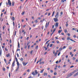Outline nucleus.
<instances>
[{"mask_svg":"<svg viewBox=\"0 0 78 78\" xmlns=\"http://www.w3.org/2000/svg\"><path fill=\"white\" fill-rule=\"evenodd\" d=\"M30 53L31 54H32V53H33V50L31 51Z\"/></svg>","mask_w":78,"mask_h":78,"instance_id":"obj_58","label":"nucleus"},{"mask_svg":"<svg viewBox=\"0 0 78 78\" xmlns=\"http://www.w3.org/2000/svg\"><path fill=\"white\" fill-rule=\"evenodd\" d=\"M41 61H42V59H40V60L39 61H39V62H41Z\"/></svg>","mask_w":78,"mask_h":78,"instance_id":"obj_48","label":"nucleus"},{"mask_svg":"<svg viewBox=\"0 0 78 78\" xmlns=\"http://www.w3.org/2000/svg\"><path fill=\"white\" fill-rule=\"evenodd\" d=\"M45 20V18H43V20L42 21H43V22H44V21Z\"/></svg>","mask_w":78,"mask_h":78,"instance_id":"obj_56","label":"nucleus"},{"mask_svg":"<svg viewBox=\"0 0 78 78\" xmlns=\"http://www.w3.org/2000/svg\"><path fill=\"white\" fill-rule=\"evenodd\" d=\"M22 15H24V14H25V12H22Z\"/></svg>","mask_w":78,"mask_h":78,"instance_id":"obj_34","label":"nucleus"},{"mask_svg":"<svg viewBox=\"0 0 78 78\" xmlns=\"http://www.w3.org/2000/svg\"><path fill=\"white\" fill-rule=\"evenodd\" d=\"M34 22H35V23H37V20H36Z\"/></svg>","mask_w":78,"mask_h":78,"instance_id":"obj_42","label":"nucleus"},{"mask_svg":"<svg viewBox=\"0 0 78 78\" xmlns=\"http://www.w3.org/2000/svg\"><path fill=\"white\" fill-rule=\"evenodd\" d=\"M44 69H43L42 70H41V71H40V73H42L43 72H44Z\"/></svg>","mask_w":78,"mask_h":78,"instance_id":"obj_15","label":"nucleus"},{"mask_svg":"<svg viewBox=\"0 0 78 78\" xmlns=\"http://www.w3.org/2000/svg\"><path fill=\"white\" fill-rule=\"evenodd\" d=\"M58 17H59V16L56 15L55 16V17L56 19H58Z\"/></svg>","mask_w":78,"mask_h":78,"instance_id":"obj_9","label":"nucleus"},{"mask_svg":"<svg viewBox=\"0 0 78 78\" xmlns=\"http://www.w3.org/2000/svg\"><path fill=\"white\" fill-rule=\"evenodd\" d=\"M17 57L19 58V54H18V53H17Z\"/></svg>","mask_w":78,"mask_h":78,"instance_id":"obj_36","label":"nucleus"},{"mask_svg":"<svg viewBox=\"0 0 78 78\" xmlns=\"http://www.w3.org/2000/svg\"><path fill=\"white\" fill-rule=\"evenodd\" d=\"M50 72L51 73H53V70H50Z\"/></svg>","mask_w":78,"mask_h":78,"instance_id":"obj_49","label":"nucleus"},{"mask_svg":"<svg viewBox=\"0 0 78 78\" xmlns=\"http://www.w3.org/2000/svg\"><path fill=\"white\" fill-rule=\"evenodd\" d=\"M8 3L9 5H10V6H11V2L10 1V0H8Z\"/></svg>","mask_w":78,"mask_h":78,"instance_id":"obj_2","label":"nucleus"},{"mask_svg":"<svg viewBox=\"0 0 78 78\" xmlns=\"http://www.w3.org/2000/svg\"><path fill=\"white\" fill-rule=\"evenodd\" d=\"M27 72H30V70L29 69H28L27 70Z\"/></svg>","mask_w":78,"mask_h":78,"instance_id":"obj_51","label":"nucleus"},{"mask_svg":"<svg viewBox=\"0 0 78 78\" xmlns=\"http://www.w3.org/2000/svg\"><path fill=\"white\" fill-rule=\"evenodd\" d=\"M45 75H47V73H44V76H45Z\"/></svg>","mask_w":78,"mask_h":78,"instance_id":"obj_23","label":"nucleus"},{"mask_svg":"<svg viewBox=\"0 0 78 78\" xmlns=\"http://www.w3.org/2000/svg\"><path fill=\"white\" fill-rule=\"evenodd\" d=\"M17 62V66L18 67H19V62Z\"/></svg>","mask_w":78,"mask_h":78,"instance_id":"obj_19","label":"nucleus"},{"mask_svg":"<svg viewBox=\"0 0 78 78\" xmlns=\"http://www.w3.org/2000/svg\"><path fill=\"white\" fill-rule=\"evenodd\" d=\"M10 56L9 54H8L6 55V57H9Z\"/></svg>","mask_w":78,"mask_h":78,"instance_id":"obj_27","label":"nucleus"},{"mask_svg":"<svg viewBox=\"0 0 78 78\" xmlns=\"http://www.w3.org/2000/svg\"><path fill=\"white\" fill-rule=\"evenodd\" d=\"M77 75L76 74H75L74 75V76H76Z\"/></svg>","mask_w":78,"mask_h":78,"instance_id":"obj_57","label":"nucleus"},{"mask_svg":"<svg viewBox=\"0 0 78 78\" xmlns=\"http://www.w3.org/2000/svg\"><path fill=\"white\" fill-rule=\"evenodd\" d=\"M19 66H18L16 68V71L17 72L18 71V70H19Z\"/></svg>","mask_w":78,"mask_h":78,"instance_id":"obj_8","label":"nucleus"},{"mask_svg":"<svg viewBox=\"0 0 78 78\" xmlns=\"http://www.w3.org/2000/svg\"><path fill=\"white\" fill-rule=\"evenodd\" d=\"M37 58H36L35 59V62H36V60H37Z\"/></svg>","mask_w":78,"mask_h":78,"instance_id":"obj_40","label":"nucleus"},{"mask_svg":"<svg viewBox=\"0 0 78 78\" xmlns=\"http://www.w3.org/2000/svg\"><path fill=\"white\" fill-rule=\"evenodd\" d=\"M14 3H15V2H12V6H14Z\"/></svg>","mask_w":78,"mask_h":78,"instance_id":"obj_24","label":"nucleus"},{"mask_svg":"<svg viewBox=\"0 0 78 78\" xmlns=\"http://www.w3.org/2000/svg\"><path fill=\"white\" fill-rule=\"evenodd\" d=\"M32 75H33V76H35V75H36V74L34 73V72H33L32 73Z\"/></svg>","mask_w":78,"mask_h":78,"instance_id":"obj_18","label":"nucleus"},{"mask_svg":"<svg viewBox=\"0 0 78 78\" xmlns=\"http://www.w3.org/2000/svg\"><path fill=\"white\" fill-rule=\"evenodd\" d=\"M30 45H28V49H29V48H30Z\"/></svg>","mask_w":78,"mask_h":78,"instance_id":"obj_52","label":"nucleus"},{"mask_svg":"<svg viewBox=\"0 0 78 78\" xmlns=\"http://www.w3.org/2000/svg\"><path fill=\"white\" fill-rule=\"evenodd\" d=\"M15 64V61L14 60L12 63V67L14 66V64Z\"/></svg>","mask_w":78,"mask_h":78,"instance_id":"obj_6","label":"nucleus"},{"mask_svg":"<svg viewBox=\"0 0 78 78\" xmlns=\"http://www.w3.org/2000/svg\"><path fill=\"white\" fill-rule=\"evenodd\" d=\"M50 40H49V41H47L46 42V43L45 44V45H46L47 44H48V42H50Z\"/></svg>","mask_w":78,"mask_h":78,"instance_id":"obj_25","label":"nucleus"},{"mask_svg":"<svg viewBox=\"0 0 78 78\" xmlns=\"http://www.w3.org/2000/svg\"><path fill=\"white\" fill-rule=\"evenodd\" d=\"M38 48V46H37L36 47V49H37Z\"/></svg>","mask_w":78,"mask_h":78,"instance_id":"obj_47","label":"nucleus"},{"mask_svg":"<svg viewBox=\"0 0 78 78\" xmlns=\"http://www.w3.org/2000/svg\"><path fill=\"white\" fill-rule=\"evenodd\" d=\"M53 45V44H51L49 46L50 47H51Z\"/></svg>","mask_w":78,"mask_h":78,"instance_id":"obj_31","label":"nucleus"},{"mask_svg":"<svg viewBox=\"0 0 78 78\" xmlns=\"http://www.w3.org/2000/svg\"><path fill=\"white\" fill-rule=\"evenodd\" d=\"M60 14H61V15H60V16H61L62 15H63V12H62V11L61 12Z\"/></svg>","mask_w":78,"mask_h":78,"instance_id":"obj_14","label":"nucleus"},{"mask_svg":"<svg viewBox=\"0 0 78 78\" xmlns=\"http://www.w3.org/2000/svg\"><path fill=\"white\" fill-rule=\"evenodd\" d=\"M54 75H56V74H57V73H56L55 72V73H54Z\"/></svg>","mask_w":78,"mask_h":78,"instance_id":"obj_45","label":"nucleus"},{"mask_svg":"<svg viewBox=\"0 0 78 78\" xmlns=\"http://www.w3.org/2000/svg\"><path fill=\"white\" fill-rule=\"evenodd\" d=\"M49 45H50V44H48L47 45V47L48 48V47H49Z\"/></svg>","mask_w":78,"mask_h":78,"instance_id":"obj_46","label":"nucleus"},{"mask_svg":"<svg viewBox=\"0 0 78 78\" xmlns=\"http://www.w3.org/2000/svg\"><path fill=\"white\" fill-rule=\"evenodd\" d=\"M48 77H49V78H51V76L50 75H48Z\"/></svg>","mask_w":78,"mask_h":78,"instance_id":"obj_59","label":"nucleus"},{"mask_svg":"<svg viewBox=\"0 0 78 78\" xmlns=\"http://www.w3.org/2000/svg\"><path fill=\"white\" fill-rule=\"evenodd\" d=\"M69 37H68L67 38V40H69V39L70 40V41H73V42H76V41L71 39H70Z\"/></svg>","mask_w":78,"mask_h":78,"instance_id":"obj_1","label":"nucleus"},{"mask_svg":"<svg viewBox=\"0 0 78 78\" xmlns=\"http://www.w3.org/2000/svg\"><path fill=\"white\" fill-rule=\"evenodd\" d=\"M68 36H70V34H68Z\"/></svg>","mask_w":78,"mask_h":78,"instance_id":"obj_60","label":"nucleus"},{"mask_svg":"<svg viewBox=\"0 0 78 78\" xmlns=\"http://www.w3.org/2000/svg\"><path fill=\"white\" fill-rule=\"evenodd\" d=\"M12 20L13 21L15 20V18L14 17H12Z\"/></svg>","mask_w":78,"mask_h":78,"instance_id":"obj_10","label":"nucleus"},{"mask_svg":"<svg viewBox=\"0 0 78 78\" xmlns=\"http://www.w3.org/2000/svg\"><path fill=\"white\" fill-rule=\"evenodd\" d=\"M13 27H14V25H15L14 21L13 22Z\"/></svg>","mask_w":78,"mask_h":78,"instance_id":"obj_44","label":"nucleus"},{"mask_svg":"<svg viewBox=\"0 0 78 78\" xmlns=\"http://www.w3.org/2000/svg\"><path fill=\"white\" fill-rule=\"evenodd\" d=\"M35 73L36 75H37V73H38L37 72V70H35Z\"/></svg>","mask_w":78,"mask_h":78,"instance_id":"obj_12","label":"nucleus"},{"mask_svg":"<svg viewBox=\"0 0 78 78\" xmlns=\"http://www.w3.org/2000/svg\"><path fill=\"white\" fill-rule=\"evenodd\" d=\"M56 15H57V16H59V12H57L56 14Z\"/></svg>","mask_w":78,"mask_h":78,"instance_id":"obj_30","label":"nucleus"},{"mask_svg":"<svg viewBox=\"0 0 78 78\" xmlns=\"http://www.w3.org/2000/svg\"><path fill=\"white\" fill-rule=\"evenodd\" d=\"M74 72H73L72 73H71L70 74V76H72V75H73V73Z\"/></svg>","mask_w":78,"mask_h":78,"instance_id":"obj_13","label":"nucleus"},{"mask_svg":"<svg viewBox=\"0 0 78 78\" xmlns=\"http://www.w3.org/2000/svg\"><path fill=\"white\" fill-rule=\"evenodd\" d=\"M3 19H2V18H0V21L1 22H3Z\"/></svg>","mask_w":78,"mask_h":78,"instance_id":"obj_16","label":"nucleus"},{"mask_svg":"<svg viewBox=\"0 0 78 78\" xmlns=\"http://www.w3.org/2000/svg\"><path fill=\"white\" fill-rule=\"evenodd\" d=\"M57 54H58L57 52H56L55 53L54 55L55 56H56V55H57Z\"/></svg>","mask_w":78,"mask_h":78,"instance_id":"obj_29","label":"nucleus"},{"mask_svg":"<svg viewBox=\"0 0 78 78\" xmlns=\"http://www.w3.org/2000/svg\"><path fill=\"white\" fill-rule=\"evenodd\" d=\"M55 11H54L52 13V17L53 16H54V14H55Z\"/></svg>","mask_w":78,"mask_h":78,"instance_id":"obj_21","label":"nucleus"},{"mask_svg":"<svg viewBox=\"0 0 78 78\" xmlns=\"http://www.w3.org/2000/svg\"><path fill=\"white\" fill-rule=\"evenodd\" d=\"M18 48H20V44H19V42H18Z\"/></svg>","mask_w":78,"mask_h":78,"instance_id":"obj_32","label":"nucleus"},{"mask_svg":"<svg viewBox=\"0 0 78 78\" xmlns=\"http://www.w3.org/2000/svg\"><path fill=\"white\" fill-rule=\"evenodd\" d=\"M53 20H54L55 22H57L58 20L57 18H54Z\"/></svg>","mask_w":78,"mask_h":78,"instance_id":"obj_4","label":"nucleus"},{"mask_svg":"<svg viewBox=\"0 0 78 78\" xmlns=\"http://www.w3.org/2000/svg\"><path fill=\"white\" fill-rule=\"evenodd\" d=\"M9 78H10V76H11L10 73H9Z\"/></svg>","mask_w":78,"mask_h":78,"instance_id":"obj_53","label":"nucleus"},{"mask_svg":"<svg viewBox=\"0 0 78 78\" xmlns=\"http://www.w3.org/2000/svg\"><path fill=\"white\" fill-rule=\"evenodd\" d=\"M5 51H8V48H5Z\"/></svg>","mask_w":78,"mask_h":78,"instance_id":"obj_26","label":"nucleus"},{"mask_svg":"<svg viewBox=\"0 0 78 78\" xmlns=\"http://www.w3.org/2000/svg\"><path fill=\"white\" fill-rule=\"evenodd\" d=\"M73 37H74V38H76V35H73Z\"/></svg>","mask_w":78,"mask_h":78,"instance_id":"obj_35","label":"nucleus"},{"mask_svg":"<svg viewBox=\"0 0 78 78\" xmlns=\"http://www.w3.org/2000/svg\"><path fill=\"white\" fill-rule=\"evenodd\" d=\"M0 56H1L2 55V49H1V47H0Z\"/></svg>","mask_w":78,"mask_h":78,"instance_id":"obj_5","label":"nucleus"},{"mask_svg":"<svg viewBox=\"0 0 78 78\" xmlns=\"http://www.w3.org/2000/svg\"><path fill=\"white\" fill-rule=\"evenodd\" d=\"M64 31L65 32V33H66L67 32V30L66 29H65L64 30Z\"/></svg>","mask_w":78,"mask_h":78,"instance_id":"obj_17","label":"nucleus"},{"mask_svg":"<svg viewBox=\"0 0 78 78\" xmlns=\"http://www.w3.org/2000/svg\"><path fill=\"white\" fill-rule=\"evenodd\" d=\"M21 61H23V58H21Z\"/></svg>","mask_w":78,"mask_h":78,"instance_id":"obj_41","label":"nucleus"},{"mask_svg":"<svg viewBox=\"0 0 78 78\" xmlns=\"http://www.w3.org/2000/svg\"><path fill=\"white\" fill-rule=\"evenodd\" d=\"M57 44H59V41H56Z\"/></svg>","mask_w":78,"mask_h":78,"instance_id":"obj_37","label":"nucleus"},{"mask_svg":"<svg viewBox=\"0 0 78 78\" xmlns=\"http://www.w3.org/2000/svg\"><path fill=\"white\" fill-rule=\"evenodd\" d=\"M15 60L16 61V62H18V60H17V58H16V56H15Z\"/></svg>","mask_w":78,"mask_h":78,"instance_id":"obj_11","label":"nucleus"},{"mask_svg":"<svg viewBox=\"0 0 78 78\" xmlns=\"http://www.w3.org/2000/svg\"><path fill=\"white\" fill-rule=\"evenodd\" d=\"M60 51H61V50H62V48H60L59 49Z\"/></svg>","mask_w":78,"mask_h":78,"instance_id":"obj_33","label":"nucleus"},{"mask_svg":"<svg viewBox=\"0 0 78 78\" xmlns=\"http://www.w3.org/2000/svg\"><path fill=\"white\" fill-rule=\"evenodd\" d=\"M61 34H62V35H63V36H64V34L63 33H62Z\"/></svg>","mask_w":78,"mask_h":78,"instance_id":"obj_55","label":"nucleus"},{"mask_svg":"<svg viewBox=\"0 0 78 78\" xmlns=\"http://www.w3.org/2000/svg\"><path fill=\"white\" fill-rule=\"evenodd\" d=\"M62 40H65V38L64 37H62Z\"/></svg>","mask_w":78,"mask_h":78,"instance_id":"obj_63","label":"nucleus"},{"mask_svg":"<svg viewBox=\"0 0 78 78\" xmlns=\"http://www.w3.org/2000/svg\"><path fill=\"white\" fill-rule=\"evenodd\" d=\"M62 30H59L58 31V33L59 34V33H61V31H62Z\"/></svg>","mask_w":78,"mask_h":78,"instance_id":"obj_20","label":"nucleus"},{"mask_svg":"<svg viewBox=\"0 0 78 78\" xmlns=\"http://www.w3.org/2000/svg\"><path fill=\"white\" fill-rule=\"evenodd\" d=\"M23 64L24 66H26V64L25 62H23Z\"/></svg>","mask_w":78,"mask_h":78,"instance_id":"obj_22","label":"nucleus"},{"mask_svg":"<svg viewBox=\"0 0 78 78\" xmlns=\"http://www.w3.org/2000/svg\"><path fill=\"white\" fill-rule=\"evenodd\" d=\"M47 23H46V25H45V27L47 28V27H48V25H49V23H50V22H49L48 23V25H47Z\"/></svg>","mask_w":78,"mask_h":78,"instance_id":"obj_3","label":"nucleus"},{"mask_svg":"<svg viewBox=\"0 0 78 78\" xmlns=\"http://www.w3.org/2000/svg\"><path fill=\"white\" fill-rule=\"evenodd\" d=\"M48 16H50V12H49L48 14Z\"/></svg>","mask_w":78,"mask_h":78,"instance_id":"obj_62","label":"nucleus"},{"mask_svg":"<svg viewBox=\"0 0 78 78\" xmlns=\"http://www.w3.org/2000/svg\"><path fill=\"white\" fill-rule=\"evenodd\" d=\"M67 0H62V3H64V1H66Z\"/></svg>","mask_w":78,"mask_h":78,"instance_id":"obj_28","label":"nucleus"},{"mask_svg":"<svg viewBox=\"0 0 78 78\" xmlns=\"http://www.w3.org/2000/svg\"><path fill=\"white\" fill-rule=\"evenodd\" d=\"M25 49H26V48H27V46L26 45L25 46Z\"/></svg>","mask_w":78,"mask_h":78,"instance_id":"obj_50","label":"nucleus"},{"mask_svg":"<svg viewBox=\"0 0 78 78\" xmlns=\"http://www.w3.org/2000/svg\"><path fill=\"white\" fill-rule=\"evenodd\" d=\"M55 26L56 27H58V23H55Z\"/></svg>","mask_w":78,"mask_h":78,"instance_id":"obj_7","label":"nucleus"},{"mask_svg":"<svg viewBox=\"0 0 78 78\" xmlns=\"http://www.w3.org/2000/svg\"><path fill=\"white\" fill-rule=\"evenodd\" d=\"M66 48V46H64L62 48V49H64V48Z\"/></svg>","mask_w":78,"mask_h":78,"instance_id":"obj_38","label":"nucleus"},{"mask_svg":"<svg viewBox=\"0 0 78 78\" xmlns=\"http://www.w3.org/2000/svg\"><path fill=\"white\" fill-rule=\"evenodd\" d=\"M5 43H3L2 44V45H5Z\"/></svg>","mask_w":78,"mask_h":78,"instance_id":"obj_61","label":"nucleus"},{"mask_svg":"<svg viewBox=\"0 0 78 78\" xmlns=\"http://www.w3.org/2000/svg\"><path fill=\"white\" fill-rule=\"evenodd\" d=\"M78 62V59H77L76 60V62Z\"/></svg>","mask_w":78,"mask_h":78,"instance_id":"obj_64","label":"nucleus"},{"mask_svg":"<svg viewBox=\"0 0 78 78\" xmlns=\"http://www.w3.org/2000/svg\"><path fill=\"white\" fill-rule=\"evenodd\" d=\"M55 30H56V29H55H55L53 30V33H54V32L55 31Z\"/></svg>","mask_w":78,"mask_h":78,"instance_id":"obj_39","label":"nucleus"},{"mask_svg":"<svg viewBox=\"0 0 78 78\" xmlns=\"http://www.w3.org/2000/svg\"><path fill=\"white\" fill-rule=\"evenodd\" d=\"M73 67H74V66H70V68H73Z\"/></svg>","mask_w":78,"mask_h":78,"instance_id":"obj_43","label":"nucleus"},{"mask_svg":"<svg viewBox=\"0 0 78 78\" xmlns=\"http://www.w3.org/2000/svg\"><path fill=\"white\" fill-rule=\"evenodd\" d=\"M3 70L4 71H5V68H3Z\"/></svg>","mask_w":78,"mask_h":78,"instance_id":"obj_54","label":"nucleus"}]
</instances>
